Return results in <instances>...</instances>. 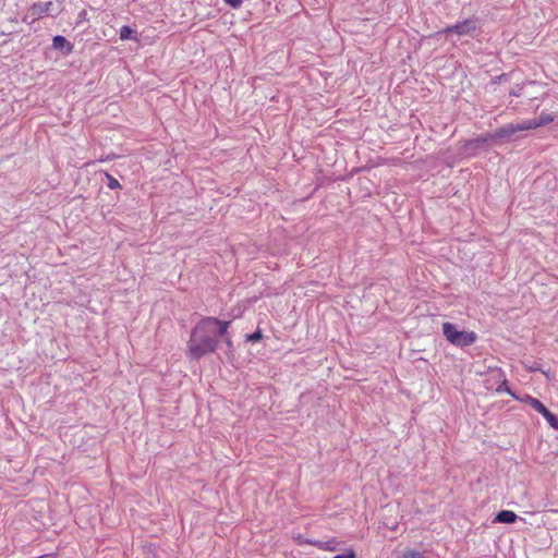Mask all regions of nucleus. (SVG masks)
Returning a JSON list of instances; mask_svg holds the SVG:
<instances>
[{
    "instance_id": "ddd939ff",
    "label": "nucleus",
    "mask_w": 558,
    "mask_h": 558,
    "mask_svg": "<svg viewBox=\"0 0 558 558\" xmlns=\"http://www.w3.org/2000/svg\"><path fill=\"white\" fill-rule=\"evenodd\" d=\"M339 547V542L337 541H323L322 544H317V548L322 550L336 551Z\"/></svg>"
},
{
    "instance_id": "6e6552de",
    "label": "nucleus",
    "mask_w": 558,
    "mask_h": 558,
    "mask_svg": "<svg viewBox=\"0 0 558 558\" xmlns=\"http://www.w3.org/2000/svg\"><path fill=\"white\" fill-rule=\"evenodd\" d=\"M518 515L511 510H501L497 512L495 522L497 523H514L517 522Z\"/></svg>"
},
{
    "instance_id": "aec40b11",
    "label": "nucleus",
    "mask_w": 558,
    "mask_h": 558,
    "mask_svg": "<svg viewBox=\"0 0 558 558\" xmlns=\"http://www.w3.org/2000/svg\"><path fill=\"white\" fill-rule=\"evenodd\" d=\"M356 555L354 554V551L352 549L343 553V554H340V555H336L333 558H355Z\"/></svg>"
},
{
    "instance_id": "39448f33",
    "label": "nucleus",
    "mask_w": 558,
    "mask_h": 558,
    "mask_svg": "<svg viewBox=\"0 0 558 558\" xmlns=\"http://www.w3.org/2000/svg\"><path fill=\"white\" fill-rule=\"evenodd\" d=\"M477 32V21L474 19H466L460 23H456V25L450 26L444 29V33H454L459 36H470L473 37Z\"/></svg>"
},
{
    "instance_id": "9d476101",
    "label": "nucleus",
    "mask_w": 558,
    "mask_h": 558,
    "mask_svg": "<svg viewBox=\"0 0 558 558\" xmlns=\"http://www.w3.org/2000/svg\"><path fill=\"white\" fill-rule=\"evenodd\" d=\"M229 324H231L230 322H221L219 319L216 318V323L211 324L210 325V328L214 329V333L216 336H225L227 333V329L229 327Z\"/></svg>"
},
{
    "instance_id": "f03ea898",
    "label": "nucleus",
    "mask_w": 558,
    "mask_h": 558,
    "mask_svg": "<svg viewBox=\"0 0 558 558\" xmlns=\"http://www.w3.org/2000/svg\"><path fill=\"white\" fill-rule=\"evenodd\" d=\"M442 333L450 344L458 348L471 347L477 339L476 332L461 331L457 329L453 323H444Z\"/></svg>"
},
{
    "instance_id": "a211bd4d",
    "label": "nucleus",
    "mask_w": 558,
    "mask_h": 558,
    "mask_svg": "<svg viewBox=\"0 0 558 558\" xmlns=\"http://www.w3.org/2000/svg\"><path fill=\"white\" fill-rule=\"evenodd\" d=\"M107 179H108V187L109 189L114 190L119 186L118 180L114 179L113 177L107 174Z\"/></svg>"
},
{
    "instance_id": "f3484780",
    "label": "nucleus",
    "mask_w": 558,
    "mask_h": 558,
    "mask_svg": "<svg viewBox=\"0 0 558 558\" xmlns=\"http://www.w3.org/2000/svg\"><path fill=\"white\" fill-rule=\"evenodd\" d=\"M399 558H422V555L416 550H408L402 553Z\"/></svg>"
},
{
    "instance_id": "6ab92c4d",
    "label": "nucleus",
    "mask_w": 558,
    "mask_h": 558,
    "mask_svg": "<svg viewBox=\"0 0 558 558\" xmlns=\"http://www.w3.org/2000/svg\"><path fill=\"white\" fill-rule=\"evenodd\" d=\"M226 4H228L232 9H238L242 3L243 0H222Z\"/></svg>"
},
{
    "instance_id": "2eb2a0df",
    "label": "nucleus",
    "mask_w": 558,
    "mask_h": 558,
    "mask_svg": "<svg viewBox=\"0 0 558 558\" xmlns=\"http://www.w3.org/2000/svg\"><path fill=\"white\" fill-rule=\"evenodd\" d=\"M68 44L65 37L63 36H56L53 37V47L56 49H62L65 47V45Z\"/></svg>"
},
{
    "instance_id": "4468645a",
    "label": "nucleus",
    "mask_w": 558,
    "mask_h": 558,
    "mask_svg": "<svg viewBox=\"0 0 558 558\" xmlns=\"http://www.w3.org/2000/svg\"><path fill=\"white\" fill-rule=\"evenodd\" d=\"M543 417H545L546 422L549 423V425H551V427L554 429L558 430V416L557 415H554L550 411L549 414H545V415H543Z\"/></svg>"
},
{
    "instance_id": "5701e85b",
    "label": "nucleus",
    "mask_w": 558,
    "mask_h": 558,
    "mask_svg": "<svg viewBox=\"0 0 558 558\" xmlns=\"http://www.w3.org/2000/svg\"><path fill=\"white\" fill-rule=\"evenodd\" d=\"M38 558H49L48 556H41V557H38Z\"/></svg>"
},
{
    "instance_id": "20e7f679",
    "label": "nucleus",
    "mask_w": 558,
    "mask_h": 558,
    "mask_svg": "<svg viewBox=\"0 0 558 558\" xmlns=\"http://www.w3.org/2000/svg\"><path fill=\"white\" fill-rule=\"evenodd\" d=\"M530 130L529 126L524 123V121L520 123H511L506 124L505 126L489 133V138L492 140H511L513 134L521 132V131H527Z\"/></svg>"
},
{
    "instance_id": "f8f14e48",
    "label": "nucleus",
    "mask_w": 558,
    "mask_h": 558,
    "mask_svg": "<svg viewBox=\"0 0 558 558\" xmlns=\"http://www.w3.org/2000/svg\"><path fill=\"white\" fill-rule=\"evenodd\" d=\"M488 141H494L493 138L489 137V134L485 135V136H480V137H476V138H473L471 141H469L466 143V146L470 147V148H480V147H483V145L485 143H487Z\"/></svg>"
},
{
    "instance_id": "4be33fe9",
    "label": "nucleus",
    "mask_w": 558,
    "mask_h": 558,
    "mask_svg": "<svg viewBox=\"0 0 558 558\" xmlns=\"http://www.w3.org/2000/svg\"><path fill=\"white\" fill-rule=\"evenodd\" d=\"M226 343H227V347H228V348H231L232 342H231V339H230V338H226Z\"/></svg>"
},
{
    "instance_id": "412c9836",
    "label": "nucleus",
    "mask_w": 558,
    "mask_h": 558,
    "mask_svg": "<svg viewBox=\"0 0 558 558\" xmlns=\"http://www.w3.org/2000/svg\"><path fill=\"white\" fill-rule=\"evenodd\" d=\"M299 542H300V544L306 543V544H310V545H313V546L317 547V544H320L323 541H302L301 538H299Z\"/></svg>"
},
{
    "instance_id": "7ed1b4c3",
    "label": "nucleus",
    "mask_w": 558,
    "mask_h": 558,
    "mask_svg": "<svg viewBox=\"0 0 558 558\" xmlns=\"http://www.w3.org/2000/svg\"><path fill=\"white\" fill-rule=\"evenodd\" d=\"M487 389H495L497 393H507L519 399L507 386L505 373L501 369H490L489 379H487Z\"/></svg>"
},
{
    "instance_id": "dca6fc26",
    "label": "nucleus",
    "mask_w": 558,
    "mask_h": 558,
    "mask_svg": "<svg viewBox=\"0 0 558 558\" xmlns=\"http://www.w3.org/2000/svg\"><path fill=\"white\" fill-rule=\"evenodd\" d=\"M262 339V332L260 330H256L250 335L246 336V340L250 343H255Z\"/></svg>"
},
{
    "instance_id": "0eeeda50",
    "label": "nucleus",
    "mask_w": 558,
    "mask_h": 558,
    "mask_svg": "<svg viewBox=\"0 0 558 558\" xmlns=\"http://www.w3.org/2000/svg\"><path fill=\"white\" fill-rule=\"evenodd\" d=\"M554 121V116L550 113L542 112L541 116L533 120H524L525 125L529 126L530 130L538 129L543 125H547Z\"/></svg>"
},
{
    "instance_id": "1a4fd4ad",
    "label": "nucleus",
    "mask_w": 558,
    "mask_h": 558,
    "mask_svg": "<svg viewBox=\"0 0 558 558\" xmlns=\"http://www.w3.org/2000/svg\"><path fill=\"white\" fill-rule=\"evenodd\" d=\"M523 400L529 402L530 407H532L535 410V412L542 416L550 412L549 410H547L546 405H544L539 400L535 399L534 397L525 396Z\"/></svg>"
},
{
    "instance_id": "f257e3e1",
    "label": "nucleus",
    "mask_w": 558,
    "mask_h": 558,
    "mask_svg": "<svg viewBox=\"0 0 558 558\" xmlns=\"http://www.w3.org/2000/svg\"><path fill=\"white\" fill-rule=\"evenodd\" d=\"M214 324H216V318L208 317L193 328L190 342H187V356L192 360L215 352L219 344V337L214 333V329L210 327Z\"/></svg>"
},
{
    "instance_id": "9b49d317",
    "label": "nucleus",
    "mask_w": 558,
    "mask_h": 558,
    "mask_svg": "<svg viewBox=\"0 0 558 558\" xmlns=\"http://www.w3.org/2000/svg\"><path fill=\"white\" fill-rule=\"evenodd\" d=\"M119 38L122 40H135L137 41V37L135 36V32L133 28L129 26H122L119 31Z\"/></svg>"
},
{
    "instance_id": "423d86ee",
    "label": "nucleus",
    "mask_w": 558,
    "mask_h": 558,
    "mask_svg": "<svg viewBox=\"0 0 558 558\" xmlns=\"http://www.w3.org/2000/svg\"><path fill=\"white\" fill-rule=\"evenodd\" d=\"M53 7V3L51 1L47 2H37L32 4L31 9H28V13L25 15L24 19H22L23 22H27V20L35 21L43 16L44 14L48 13L50 11V8Z\"/></svg>"
}]
</instances>
